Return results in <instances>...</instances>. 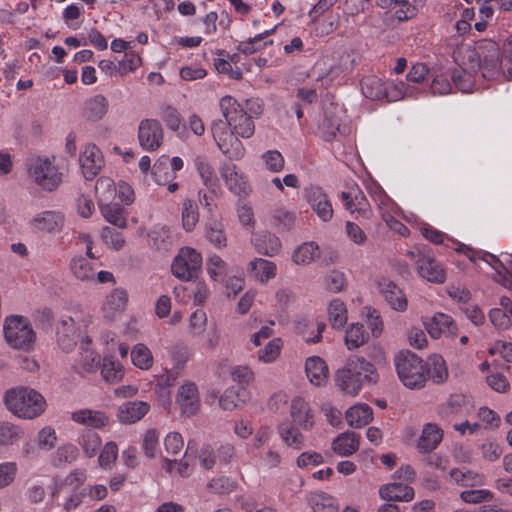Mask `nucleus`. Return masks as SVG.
Masks as SVG:
<instances>
[{"label": "nucleus", "mask_w": 512, "mask_h": 512, "mask_svg": "<svg viewBox=\"0 0 512 512\" xmlns=\"http://www.w3.org/2000/svg\"><path fill=\"white\" fill-rule=\"evenodd\" d=\"M324 285L327 290L333 293L340 292L346 286L345 274L338 270H332L324 277Z\"/></svg>", "instance_id": "e2e57ef3"}, {"label": "nucleus", "mask_w": 512, "mask_h": 512, "mask_svg": "<svg viewBox=\"0 0 512 512\" xmlns=\"http://www.w3.org/2000/svg\"><path fill=\"white\" fill-rule=\"evenodd\" d=\"M142 449L146 457H156L159 451V435L155 429H149L144 433L142 440Z\"/></svg>", "instance_id": "680f3d73"}, {"label": "nucleus", "mask_w": 512, "mask_h": 512, "mask_svg": "<svg viewBox=\"0 0 512 512\" xmlns=\"http://www.w3.org/2000/svg\"><path fill=\"white\" fill-rule=\"evenodd\" d=\"M78 445L81 447L86 457H94L100 449L101 437L99 434L90 429H84L77 439Z\"/></svg>", "instance_id": "ea45409f"}, {"label": "nucleus", "mask_w": 512, "mask_h": 512, "mask_svg": "<svg viewBox=\"0 0 512 512\" xmlns=\"http://www.w3.org/2000/svg\"><path fill=\"white\" fill-rule=\"evenodd\" d=\"M70 269L78 280L91 281L94 279L95 271L92 264L81 255L72 258Z\"/></svg>", "instance_id": "09e8293b"}, {"label": "nucleus", "mask_w": 512, "mask_h": 512, "mask_svg": "<svg viewBox=\"0 0 512 512\" xmlns=\"http://www.w3.org/2000/svg\"><path fill=\"white\" fill-rule=\"evenodd\" d=\"M5 404L9 411L24 419L40 416L46 409L44 397L36 390L28 387H16L5 393Z\"/></svg>", "instance_id": "39448f33"}, {"label": "nucleus", "mask_w": 512, "mask_h": 512, "mask_svg": "<svg viewBox=\"0 0 512 512\" xmlns=\"http://www.w3.org/2000/svg\"><path fill=\"white\" fill-rule=\"evenodd\" d=\"M149 410L150 405L145 401H127L119 406L117 418L123 424H133L141 420Z\"/></svg>", "instance_id": "b1692460"}, {"label": "nucleus", "mask_w": 512, "mask_h": 512, "mask_svg": "<svg viewBox=\"0 0 512 512\" xmlns=\"http://www.w3.org/2000/svg\"><path fill=\"white\" fill-rule=\"evenodd\" d=\"M247 269L250 276L260 283H267L277 274L276 264L263 258H255L250 261Z\"/></svg>", "instance_id": "bb28decb"}, {"label": "nucleus", "mask_w": 512, "mask_h": 512, "mask_svg": "<svg viewBox=\"0 0 512 512\" xmlns=\"http://www.w3.org/2000/svg\"><path fill=\"white\" fill-rule=\"evenodd\" d=\"M368 340L364 326L355 323L352 324L345 334V345L349 350L357 349Z\"/></svg>", "instance_id": "864d4df0"}, {"label": "nucleus", "mask_w": 512, "mask_h": 512, "mask_svg": "<svg viewBox=\"0 0 512 512\" xmlns=\"http://www.w3.org/2000/svg\"><path fill=\"white\" fill-rule=\"evenodd\" d=\"M305 372L310 383L315 386H323L327 382L328 367L325 361L318 356H312L306 360Z\"/></svg>", "instance_id": "cd10ccee"}, {"label": "nucleus", "mask_w": 512, "mask_h": 512, "mask_svg": "<svg viewBox=\"0 0 512 512\" xmlns=\"http://www.w3.org/2000/svg\"><path fill=\"white\" fill-rule=\"evenodd\" d=\"M181 219L183 229L191 232L199 221V210L197 203L190 198L183 200L181 205Z\"/></svg>", "instance_id": "37998d69"}, {"label": "nucleus", "mask_w": 512, "mask_h": 512, "mask_svg": "<svg viewBox=\"0 0 512 512\" xmlns=\"http://www.w3.org/2000/svg\"><path fill=\"white\" fill-rule=\"evenodd\" d=\"M341 199L351 214L357 213L360 217L367 220L371 218L372 209L370 204L357 185L351 187L349 191H343Z\"/></svg>", "instance_id": "f3484780"}, {"label": "nucleus", "mask_w": 512, "mask_h": 512, "mask_svg": "<svg viewBox=\"0 0 512 512\" xmlns=\"http://www.w3.org/2000/svg\"><path fill=\"white\" fill-rule=\"evenodd\" d=\"M373 419V411L367 404H356L346 411V420L349 426L361 428Z\"/></svg>", "instance_id": "e433bc0d"}, {"label": "nucleus", "mask_w": 512, "mask_h": 512, "mask_svg": "<svg viewBox=\"0 0 512 512\" xmlns=\"http://www.w3.org/2000/svg\"><path fill=\"white\" fill-rule=\"evenodd\" d=\"M77 457L78 448L71 443L64 444L55 452L53 464L55 466H61L63 464L72 463L76 461Z\"/></svg>", "instance_id": "052dcab7"}, {"label": "nucleus", "mask_w": 512, "mask_h": 512, "mask_svg": "<svg viewBox=\"0 0 512 512\" xmlns=\"http://www.w3.org/2000/svg\"><path fill=\"white\" fill-rule=\"evenodd\" d=\"M78 329L70 316L61 317L56 323V340L60 348L69 352L77 344Z\"/></svg>", "instance_id": "6ab92c4d"}, {"label": "nucleus", "mask_w": 512, "mask_h": 512, "mask_svg": "<svg viewBox=\"0 0 512 512\" xmlns=\"http://www.w3.org/2000/svg\"><path fill=\"white\" fill-rule=\"evenodd\" d=\"M374 365L364 357L352 356L336 373V382L340 389L349 395H356L365 384L378 381Z\"/></svg>", "instance_id": "f03ea898"}, {"label": "nucleus", "mask_w": 512, "mask_h": 512, "mask_svg": "<svg viewBox=\"0 0 512 512\" xmlns=\"http://www.w3.org/2000/svg\"><path fill=\"white\" fill-rule=\"evenodd\" d=\"M332 450L339 456H350L359 448V436L354 432H344L331 444Z\"/></svg>", "instance_id": "72a5a7b5"}, {"label": "nucleus", "mask_w": 512, "mask_h": 512, "mask_svg": "<svg viewBox=\"0 0 512 512\" xmlns=\"http://www.w3.org/2000/svg\"><path fill=\"white\" fill-rule=\"evenodd\" d=\"M72 420L95 429L102 428L108 423V417L104 412L91 409L75 411L72 413Z\"/></svg>", "instance_id": "f704fd0d"}, {"label": "nucleus", "mask_w": 512, "mask_h": 512, "mask_svg": "<svg viewBox=\"0 0 512 512\" xmlns=\"http://www.w3.org/2000/svg\"><path fill=\"white\" fill-rule=\"evenodd\" d=\"M101 374L105 381L115 383L123 378L124 370L118 361L113 360L111 357H105L102 363Z\"/></svg>", "instance_id": "6e6d98bb"}, {"label": "nucleus", "mask_w": 512, "mask_h": 512, "mask_svg": "<svg viewBox=\"0 0 512 512\" xmlns=\"http://www.w3.org/2000/svg\"><path fill=\"white\" fill-rule=\"evenodd\" d=\"M65 223V216L58 210H45L36 213L31 219V226L37 231L56 234L59 233Z\"/></svg>", "instance_id": "2eb2a0df"}, {"label": "nucleus", "mask_w": 512, "mask_h": 512, "mask_svg": "<svg viewBox=\"0 0 512 512\" xmlns=\"http://www.w3.org/2000/svg\"><path fill=\"white\" fill-rule=\"evenodd\" d=\"M328 319L331 326L335 329L342 328L348 320L347 308L345 303L339 298H334L328 305Z\"/></svg>", "instance_id": "a18cd8bd"}, {"label": "nucleus", "mask_w": 512, "mask_h": 512, "mask_svg": "<svg viewBox=\"0 0 512 512\" xmlns=\"http://www.w3.org/2000/svg\"><path fill=\"white\" fill-rule=\"evenodd\" d=\"M235 487V482L225 476L213 478L207 484L208 491L213 494H228L232 492Z\"/></svg>", "instance_id": "0e129e2a"}, {"label": "nucleus", "mask_w": 512, "mask_h": 512, "mask_svg": "<svg viewBox=\"0 0 512 512\" xmlns=\"http://www.w3.org/2000/svg\"><path fill=\"white\" fill-rule=\"evenodd\" d=\"M193 163L204 186H213L214 182H218L214 168L205 155H197Z\"/></svg>", "instance_id": "8fccbe9b"}, {"label": "nucleus", "mask_w": 512, "mask_h": 512, "mask_svg": "<svg viewBox=\"0 0 512 512\" xmlns=\"http://www.w3.org/2000/svg\"><path fill=\"white\" fill-rule=\"evenodd\" d=\"M354 65V55L349 52H343L335 63L329 65L324 77L328 78L329 81L342 78L353 71Z\"/></svg>", "instance_id": "473e14b6"}, {"label": "nucleus", "mask_w": 512, "mask_h": 512, "mask_svg": "<svg viewBox=\"0 0 512 512\" xmlns=\"http://www.w3.org/2000/svg\"><path fill=\"white\" fill-rule=\"evenodd\" d=\"M176 403L181 413L192 416L197 413L200 407L198 388L195 383L187 381L178 389Z\"/></svg>", "instance_id": "a211bd4d"}, {"label": "nucleus", "mask_w": 512, "mask_h": 512, "mask_svg": "<svg viewBox=\"0 0 512 512\" xmlns=\"http://www.w3.org/2000/svg\"><path fill=\"white\" fill-rule=\"evenodd\" d=\"M424 326L429 335L434 339H438L442 335L455 337L458 330L452 317L440 312L425 321Z\"/></svg>", "instance_id": "aec40b11"}, {"label": "nucleus", "mask_w": 512, "mask_h": 512, "mask_svg": "<svg viewBox=\"0 0 512 512\" xmlns=\"http://www.w3.org/2000/svg\"><path fill=\"white\" fill-rule=\"evenodd\" d=\"M443 438L442 430L433 423H427L422 429L417 448L422 453H428L437 448Z\"/></svg>", "instance_id": "7c9ffc66"}, {"label": "nucleus", "mask_w": 512, "mask_h": 512, "mask_svg": "<svg viewBox=\"0 0 512 512\" xmlns=\"http://www.w3.org/2000/svg\"><path fill=\"white\" fill-rule=\"evenodd\" d=\"M400 381L410 389L424 387L427 380V367L423 360L410 351L399 352L394 359Z\"/></svg>", "instance_id": "423d86ee"}, {"label": "nucleus", "mask_w": 512, "mask_h": 512, "mask_svg": "<svg viewBox=\"0 0 512 512\" xmlns=\"http://www.w3.org/2000/svg\"><path fill=\"white\" fill-rule=\"evenodd\" d=\"M207 190L200 189L198 191V201L200 205L212 213L217 209L216 198L221 194V189L218 182H214L213 186H205Z\"/></svg>", "instance_id": "603ef678"}, {"label": "nucleus", "mask_w": 512, "mask_h": 512, "mask_svg": "<svg viewBox=\"0 0 512 512\" xmlns=\"http://www.w3.org/2000/svg\"><path fill=\"white\" fill-rule=\"evenodd\" d=\"M29 180L39 189L55 191L63 180V172L54 155H36L26 161Z\"/></svg>", "instance_id": "7ed1b4c3"}, {"label": "nucleus", "mask_w": 512, "mask_h": 512, "mask_svg": "<svg viewBox=\"0 0 512 512\" xmlns=\"http://www.w3.org/2000/svg\"><path fill=\"white\" fill-rule=\"evenodd\" d=\"M345 117V111L337 104H330L324 110L322 120L319 122V131L321 137L330 141L336 136L337 132H344L343 120Z\"/></svg>", "instance_id": "f8f14e48"}, {"label": "nucleus", "mask_w": 512, "mask_h": 512, "mask_svg": "<svg viewBox=\"0 0 512 512\" xmlns=\"http://www.w3.org/2000/svg\"><path fill=\"white\" fill-rule=\"evenodd\" d=\"M220 109L225 121L219 119L211 123L214 141L230 160H240L245 155V148L237 136L252 137L255 132L254 121L232 96L221 98Z\"/></svg>", "instance_id": "f257e3e1"}, {"label": "nucleus", "mask_w": 512, "mask_h": 512, "mask_svg": "<svg viewBox=\"0 0 512 512\" xmlns=\"http://www.w3.org/2000/svg\"><path fill=\"white\" fill-rule=\"evenodd\" d=\"M252 242L258 253L268 257L277 255L282 247L280 239L268 231L256 234Z\"/></svg>", "instance_id": "c85d7f7f"}, {"label": "nucleus", "mask_w": 512, "mask_h": 512, "mask_svg": "<svg viewBox=\"0 0 512 512\" xmlns=\"http://www.w3.org/2000/svg\"><path fill=\"white\" fill-rule=\"evenodd\" d=\"M128 296L124 289L117 288L107 295L103 305L102 312L105 318L112 319L121 313L127 304Z\"/></svg>", "instance_id": "c756f323"}, {"label": "nucleus", "mask_w": 512, "mask_h": 512, "mask_svg": "<svg viewBox=\"0 0 512 512\" xmlns=\"http://www.w3.org/2000/svg\"><path fill=\"white\" fill-rule=\"evenodd\" d=\"M378 288L390 307L397 311H404L407 307V299L402 290L388 278L378 280Z\"/></svg>", "instance_id": "5701e85b"}, {"label": "nucleus", "mask_w": 512, "mask_h": 512, "mask_svg": "<svg viewBox=\"0 0 512 512\" xmlns=\"http://www.w3.org/2000/svg\"><path fill=\"white\" fill-rule=\"evenodd\" d=\"M158 115L170 130L179 131L182 120L180 113L175 107L169 104H162L159 107Z\"/></svg>", "instance_id": "13d9d810"}, {"label": "nucleus", "mask_w": 512, "mask_h": 512, "mask_svg": "<svg viewBox=\"0 0 512 512\" xmlns=\"http://www.w3.org/2000/svg\"><path fill=\"white\" fill-rule=\"evenodd\" d=\"M151 247L159 251H168L171 249L173 239L171 231L166 226H155L149 234Z\"/></svg>", "instance_id": "79ce46f5"}, {"label": "nucleus", "mask_w": 512, "mask_h": 512, "mask_svg": "<svg viewBox=\"0 0 512 512\" xmlns=\"http://www.w3.org/2000/svg\"><path fill=\"white\" fill-rule=\"evenodd\" d=\"M79 162L86 179H93L104 165L100 149L91 143L84 145L80 153Z\"/></svg>", "instance_id": "ddd939ff"}, {"label": "nucleus", "mask_w": 512, "mask_h": 512, "mask_svg": "<svg viewBox=\"0 0 512 512\" xmlns=\"http://www.w3.org/2000/svg\"><path fill=\"white\" fill-rule=\"evenodd\" d=\"M222 179L224 180L227 188L235 195L245 194L247 184L243 174L239 173L235 164L222 163L219 168Z\"/></svg>", "instance_id": "a878e982"}, {"label": "nucleus", "mask_w": 512, "mask_h": 512, "mask_svg": "<svg viewBox=\"0 0 512 512\" xmlns=\"http://www.w3.org/2000/svg\"><path fill=\"white\" fill-rule=\"evenodd\" d=\"M425 365L427 367V376L429 375L434 383L441 384L447 380L448 370L442 356L436 354L430 356Z\"/></svg>", "instance_id": "c03bdc74"}, {"label": "nucleus", "mask_w": 512, "mask_h": 512, "mask_svg": "<svg viewBox=\"0 0 512 512\" xmlns=\"http://www.w3.org/2000/svg\"><path fill=\"white\" fill-rule=\"evenodd\" d=\"M101 214L110 224L118 227L125 228L127 225L124 215V208L117 203H104L99 205Z\"/></svg>", "instance_id": "49530a36"}, {"label": "nucleus", "mask_w": 512, "mask_h": 512, "mask_svg": "<svg viewBox=\"0 0 512 512\" xmlns=\"http://www.w3.org/2000/svg\"><path fill=\"white\" fill-rule=\"evenodd\" d=\"M385 84L381 78L375 75L366 76L361 81L362 94L372 100L384 99L387 93Z\"/></svg>", "instance_id": "4c0bfd02"}, {"label": "nucleus", "mask_w": 512, "mask_h": 512, "mask_svg": "<svg viewBox=\"0 0 512 512\" xmlns=\"http://www.w3.org/2000/svg\"><path fill=\"white\" fill-rule=\"evenodd\" d=\"M201 266V254L194 248L183 247L175 256L171 265V271L176 278L190 281L198 276Z\"/></svg>", "instance_id": "6e6552de"}, {"label": "nucleus", "mask_w": 512, "mask_h": 512, "mask_svg": "<svg viewBox=\"0 0 512 512\" xmlns=\"http://www.w3.org/2000/svg\"><path fill=\"white\" fill-rule=\"evenodd\" d=\"M449 475L451 480L460 486L472 487L484 484V476L470 470L455 468Z\"/></svg>", "instance_id": "de8ad7c7"}, {"label": "nucleus", "mask_w": 512, "mask_h": 512, "mask_svg": "<svg viewBox=\"0 0 512 512\" xmlns=\"http://www.w3.org/2000/svg\"><path fill=\"white\" fill-rule=\"evenodd\" d=\"M95 192L99 205L110 202L116 193L115 183L108 177H101L96 181Z\"/></svg>", "instance_id": "4d7b16f0"}, {"label": "nucleus", "mask_w": 512, "mask_h": 512, "mask_svg": "<svg viewBox=\"0 0 512 512\" xmlns=\"http://www.w3.org/2000/svg\"><path fill=\"white\" fill-rule=\"evenodd\" d=\"M407 255L416 265L420 277L432 283L441 284L445 282L446 273L442 265L432 256L426 255L419 249L408 251Z\"/></svg>", "instance_id": "1a4fd4ad"}, {"label": "nucleus", "mask_w": 512, "mask_h": 512, "mask_svg": "<svg viewBox=\"0 0 512 512\" xmlns=\"http://www.w3.org/2000/svg\"><path fill=\"white\" fill-rule=\"evenodd\" d=\"M204 237L216 249L227 247V233L222 218L211 215L204 224Z\"/></svg>", "instance_id": "4be33fe9"}, {"label": "nucleus", "mask_w": 512, "mask_h": 512, "mask_svg": "<svg viewBox=\"0 0 512 512\" xmlns=\"http://www.w3.org/2000/svg\"><path fill=\"white\" fill-rule=\"evenodd\" d=\"M313 512H337L338 504L334 497L324 492L311 493L307 498Z\"/></svg>", "instance_id": "a19ab883"}, {"label": "nucleus", "mask_w": 512, "mask_h": 512, "mask_svg": "<svg viewBox=\"0 0 512 512\" xmlns=\"http://www.w3.org/2000/svg\"><path fill=\"white\" fill-rule=\"evenodd\" d=\"M281 347V339L274 338L257 352V359L263 363H272L279 357Z\"/></svg>", "instance_id": "bf43d9fd"}, {"label": "nucleus", "mask_w": 512, "mask_h": 512, "mask_svg": "<svg viewBox=\"0 0 512 512\" xmlns=\"http://www.w3.org/2000/svg\"><path fill=\"white\" fill-rule=\"evenodd\" d=\"M379 496L385 501L410 502L415 496L414 489L401 482H391L380 486Z\"/></svg>", "instance_id": "393cba45"}, {"label": "nucleus", "mask_w": 512, "mask_h": 512, "mask_svg": "<svg viewBox=\"0 0 512 512\" xmlns=\"http://www.w3.org/2000/svg\"><path fill=\"white\" fill-rule=\"evenodd\" d=\"M198 460L202 468L213 469L218 465L217 452L210 445H203L198 454Z\"/></svg>", "instance_id": "774afa93"}, {"label": "nucleus", "mask_w": 512, "mask_h": 512, "mask_svg": "<svg viewBox=\"0 0 512 512\" xmlns=\"http://www.w3.org/2000/svg\"><path fill=\"white\" fill-rule=\"evenodd\" d=\"M108 100L103 95H96L85 102L83 115L91 122L100 121L108 111Z\"/></svg>", "instance_id": "c9c22d12"}, {"label": "nucleus", "mask_w": 512, "mask_h": 512, "mask_svg": "<svg viewBox=\"0 0 512 512\" xmlns=\"http://www.w3.org/2000/svg\"><path fill=\"white\" fill-rule=\"evenodd\" d=\"M164 139V130L156 119H143L138 126V142L140 147L149 152L158 150Z\"/></svg>", "instance_id": "9b49d317"}, {"label": "nucleus", "mask_w": 512, "mask_h": 512, "mask_svg": "<svg viewBox=\"0 0 512 512\" xmlns=\"http://www.w3.org/2000/svg\"><path fill=\"white\" fill-rule=\"evenodd\" d=\"M290 416L293 424L308 431L314 426V415L308 402L302 397H295L291 401Z\"/></svg>", "instance_id": "412c9836"}, {"label": "nucleus", "mask_w": 512, "mask_h": 512, "mask_svg": "<svg viewBox=\"0 0 512 512\" xmlns=\"http://www.w3.org/2000/svg\"><path fill=\"white\" fill-rule=\"evenodd\" d=\"M319 256L320 249L315 242H304L293 251L292 261L296 265H309Z\"/></svg>", "instance_id": "58836bf2"}, {"label": "nucleus", "mask_w": 512, "mask_h": 512, "mask_svg": "<svg viewBox=\"0 0 512 512\" xmlns=\"http://www.w3.org/2000/svg\"><path fill=\"white\" fill-rule=\"evenodd\" d=\"M305 198L312 210L324 222L333 217L332 204L327 194L318 186H311L305 190Z\"/></svg>", "instance_id": "dca6fc26"}, {"label": "nucleus", "mask_w": 512, "mask_h": 512, "mask_svg": "<svg viewBox=\"0 0 512 512\" xmlns=\"http://www.w3.org/2000/svg\"><path fill=\"white\" fill-rule=\"evenodd\" d=\"M277 432L287 447L301 450L305 446V436L293 424L288 422L281 423L277 427Z\"/></svg>", "instance_id": "2f4dec72"}, {"label": "nucleus", "mask_w": 512, "mask_h": 512, "mask_svg": "<svg viewBox=\"0 0 512 512\" xmlns=\"http://www.w3.org/2000/svg\"><path fill=\"white\" fill-rule=\"evenodd\" d=\"M266 169L277 173L284 168V157L278 150H268L262 155Z\"/></svg>", "instance_id": "338daca9"}, {"label": "nucleus", "mask_w": 512, "mask_h": 512, "mask_svg": "<svg viewBox=\"0 0 512 512\" xmlns=\"http://www.w3.org/2000/svg\"><path fill=\"white\" fill-rule=\"evenodd\" d=\"M478 57L481 75L487 79L497 78L501 74V59L499 47L496 42L485 40L478 47Z\"/></svg>", "instance_id": "9d476101"}, {"label": "nucleus", "mask_w": 512, "mask_h": 512, "mask_svg": "<svg viewBox=\"0 0 512 512\" xmlns=\"http://www.w3.org/2000/svg\"><path fill=\"white\" fill-rule=\"evenodd\" d=\"M272 43V40L262 41L261 35H256L252 38H249L247 41L240 42L237 46V50L245 55H250Z\"/></svg>", "instance_id": "69168bd1"}, {"label": "nucleus", "mask_w": 512, "mask_h": 512, "mask_svg": "<svg viewBox=\"0 0 512 512\" xmlns=\"http://www.w3.org/2000/svg\"><path fill=\"white\" fill-rule=\"evenodd\" d=\"M131 359L133 364L142 370H148L153 365L152 353L150 349L142 343L133 347L131 351Z\"/></svg>", "instance_id": "5fc2aeb1"}, {"label": "nucleus", "mask_w": 512, "mask_h": 512, "mask_svg": "<svg viewBox=\"0 0 512 512\" xmlns=\"http://www.w3.org/2000/svg\"><path fill=\"white\" fill-rule=\"evenodd\" d=\"M4 338L7 344L17 350L29 351L36 341V332L30 321L20 315H11L4 321Z\"/></svg>", "instance_id": "0eeeda50"}, {"label": "nucleus", "mask_w": 512, "mask_h": 512, "mask_svg": "<svg viewBox=\"0 0 512 512\" xmlns=\"http://www.w3.org/2000/svg\"><path fill=\"white\" fill-rule=\"evenodd\" d=\"M450 77L454 86L463 93L471 92L476 81V75L463 68L454 69Z\"/></svg>", "instance_id": "3c124183"}, {"label": "nucleus", "mask_w": 512, "mask_h": 512, "mask_svg": "<svg viewBox=\"0 0 512 512\" xmlns=\"http://www.w3.org/2000/svg\"><path fill=\"white\" fill-rule=\"evenodd\" d=\"M183 166L181 157L175 156L170 159L167 155H162L152 167L154 181L159 185L166 184L169 180L176 178V172Z\"/></svg>", "instance_id": "4468645a"}, {"label": "nucleus", "mask_w": 512, "mask_h": 512, "mask_svg": "<svg viewBox=\"0 0 512 512\" xmlns=\"http://www.w3.org/2000/svg\"><path fill=\"white\" fill-rule=\"evenodd\" d=\"M87 474L83 470L75 469L65 478H55L50 486L52 498H59L61 494L66 495L61 504L63 511L73 512L81 506L86 497V487L84 483Z\"/></svg>", "instance_id": "20e7f679"}]
</instances>
